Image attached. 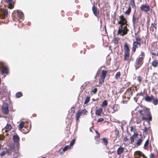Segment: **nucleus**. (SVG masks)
<instances>
[{
    "mask_svg": "<svg viewBox=\"0 0 158 158\" xmlns=\"http://www.w3.org/2000/svg\"><path fill=\"white\" fill-rule=\"evenodd\" d=\"M145 56V53L143 51H141L140 54L136 58L134 63V66L136 70L139 69L143 64Z\"/></svg>",
    "mask_w": 158,
    "mask_h": 158,
    "instance_id": "1",
    "label": "nucleus"
},
{
    "mask_svg": "<svg viewBox=\"0 0 158 158\" xmlns=\"http://www.w3.org/2000/svg\"><path fill=\"white\" fill-rule=\"evenodd\" d=\"M139 114L140 117L143 120L148 121L149 122L152 120V116L150 112L144 109L139 110L138 112Z\"/></svg>",
    "mask_w": 158,
    "mask_h": 158,
    "instance_id": "2",
    "label": "nucleus"
},
{
    "mask_svg": "<svg viewBox=\"0 0 158 158\" xmlns=\"http://www.w3.org/2000/svg\"><path fill=\"white\" fill-rule=\"evenodd\" d=\"M127 26L126 25H120L118 27L117 35H120L123 36L127 34L129 31L127 27Z\"/></svg>",
    "mask_w": 158,
    "mask_h": 158,
    "instance_id": "3",
    "label": "nucleus"
},
{
    "mask_svg": "<svg viewBox=\"0 0 158 158\" xmlns=\"http://www.w3.org/2000/svg\"><path fill=\"white\" fill-rule=\"evenodd\" d=\"M141 44H143L142 47L143 50H145L146 48V41L145 40L144 41L142 40L141 37L139 36H136L135 37V41H133V44L139 46V48L141 47Z\"/></svg>",
    "mask_w": 158,
    "mask_h": 158,
    "instance_id": "4",
    "label": "nucleus"
},
{
    "mask_svg": "<svg viewBox=\"0 0 158 158\" xmlns=\"http://www.w3.org/2000/svg\"><path fill=\"white\" fill-rule=\"evenodd\" d=\"M139 16H137L136 15L134 14L132 16V23L134 27H136L137 26L142 25L143 26L144 24L145 19H144L141 21H139Z\"/></svg>",
    "mask_w": 158,
    "mask_h": 158,
    "instance_id": "5",
    "label": "nucleus"
},
{
    "mask_svg": "<svg viewBox=\"0 0 158 158\" xmlns=\"http://www.w3.org/2000/svg\"><path fill=\"white\" fill-rule=\"evenodd\" d=\"M123 49L124 52L123 60H124L130 61V60L129 59L130 52L129 45L127 42L124 43Z\"/></svg>",
    "mask_w": 158,
    "mask_h": 158,
    "instance_id": "6",
    "label": "nucleus"
},
{
    "mask_svg": "<svg viewBox=\"0 0 158 158\" xmlns=\"http://www.w3.org/2000/svg\"><path fill=\"white\" fill-rule=\"evenodd\" d=\"M145 100L148 102H152L155 105H157L158 103V99L152 95L149 96L147 94L144 97Z\"/></svg>",
    "mask_w": 158,
    "mask_h": 158,
    "instance_id": "7",
    "label": "nucleus"
},
{
    "mask_svg": "<svg viewBox=\"0 0 158 158\" xmlns=\"http://www.w3.org/2000/svg\"><path fill=\"white\" fill-rule=\"evenodd\" d=\"M108 71L102 70V73L100 76V78L99 79V84L100 85H102L104 82L106 76Z\"/></svg>",
    "mask_w": 158,
    "mask_h": 158,
    "instance_id": "8",
    "label": "nucleus"
},
{
    "mask_svg": "<svg viewBox=\"0 0 158 158\" xmlns=\"http://www.w3.org/2000/svg\"><path fill=\"white\" fill-rule=\"evenodd\" d=\"M8 15V11L5 9H0V19H4Z\"/></svg>",
    "mask_w": 158,
    "mask_h": 158,
    "instance_id": "9",
    "label": "nucleus"
},
{
    "mask_svg": "<svg viewBox=\"0 0 158 158\" xmlns=\"http://www.w3.org/2000/svg\"><path fill=\"white\" fill-rule=\"evenodd\" d=\"M135 158H147L141 152L137 151L134 153Z\"/></svg>",
    "mask_w": 158,
    "mask_h": 158,
    "instance_id": "10",
    "label": "nucleus"
},
{
    "mask_svg": "<svg viewBox=\"0 0 158 158\" xmlns=\"http://www.w3.org/2000/svg\"><path fill=\"white\" fill-rule=\"evenodd\" d=\"M120 20L118 22V23L120 25H128L127 21L123 15H122L119 17Z\"/></svg>",
    "mask_w": 158,
    "mask_h": 158,
    "instance_id": "11",
    "label": "nucleus"
},
{
    "mask_svg": "<svg viewBox=\"0 0 158 158\" xmlns=\"http://www.w3.org/2000/svg\"><path fill=\"white\" fill-rule=\"evenodd\" d=\"M133 92H135L134 88L132 89V88L130 87L126 91L125 94L127 96V98H130L133 95Z\"/></svg>",
    "mask_w": 158,
    "mask_h": 158,
    "instance_id": "12",
    "label": "nucleus"
},
{
    "mask_svg": "<svg viewBox=\"0 0 158 158\" xmlns=\"http://www.w3.org/2000/svg\"><path fill=\"white\" fill-rule=\"evenodd\" d=\"M140 10L145 12H148L150 10V6L148 4H143L140 7Z\"/></svg>",
    "mask_w": 158,
    "mask_h": 158,
    "instance_id": "13",
    "label": "nucleus"
},
{
    "mask_svg": "<svg viewBox=\"0 0 158 158\" xmlns=\"http://www.w3.org/2000/svg\"><path fill=\"white\" fill-rule=\"evenodd\" d=\"M2 112L5 114H7L9 112L8 104L6 103H4L2 107Z\"/></svg>",
    "mask_w": 158,
    "mask_h": 158,
    "instance_id": "14",
    "label": "nucleus"
},
{
    "mask_svg": "<svg viewBox=\"0 0 158 158\" xmlns=\"http://www.w3.org/2000/svg\"><path fill=\"white\" fill-rule=\"evenodd\" d=\"M157 22L156 19H155L154 22L152 23L151 26L150 27V30L152 31H156L157 29Z\"/></svg>",
    "mask_w": 158,
    "mask_h": 158,
    "instance_id": "15",
    "label": "nucleus"
},
{
    "mask_svg": "<svg viewBox=\"0 0 158 158\" xmlns=\"http://www.w3.org/2000/svg\"><path fill=\"white\" fill-rule=\"evenodd\" d=\"M92 10L93 14L95 16L97 17L98 15L99 14V10H98L97 8L95 6H93L92 7Z\"/></svg>",
    "mask_w": 158,
    "mask_h": 158,
    "instance_id": "16",
    "label": "nucleus"
},
{
    "mask_svg": "<svg viewBox=\"0 0 158 158\" xmlns=\"http://www.w3.org/2000/svg\"><path fill=\"white\" fill-rule=\"evenodd\" d=\"M138 136V133H136L134 132V134L130 137V140L131 143H132L134 142L135 139L137 138Z\"/></svg>",
    "mask_w": 158,
    "mask_h": 158,
    "instance_id": "17",
    "label": "nucleus"
},
{
    "mask_svg": "<svg viewBox=\"0 0 158 158\" xmlns=\"http://www.w3.org/2000/svg\"><path fill=\"white\" fill-rule=\"evenodd\" d=\"M1 73L2 74H7L9 73V69L7 67H3L1 70Z\"/></svg>",
    "mask_w": 158,
    "mask_h": 158,
    "instance_id": "18",
    "label": "nucleus"
},
{
    "mask_svg": "<svg viewBox=\"0 0 158 158\" xmlns=\"http://www.w3.org/2000/svg\"><path fill=\"white\" fill-rule=\"evenodd\" d=\"M82 114L81 111V110H79L77 111L76 114V120L77 122L79 121V119L80 118V116H81Z\"/></svg>",
    "mask_w": 158,
    "mask_h": 158,
    "instance_id": "19",
    "label": "nucleus"
},
{
    "mask_svg": "<svg viewBox=\"0 0 158 158\" xmlns=\"http://www.w3.org/2000/svg\"><path fill=\"white\" fill-rule=\"evenodd\" d=\"M124 151V148L122 147H119L117 151V154L118 155H121Z\"/></svg>",
    "mask_w": 158,
    "mask_h": 158,
    "instance_id": "20",
    "label": "nucleus"
},
{
    "mask_svg": "<svg viewBox=\"0 0 158 158\" xmlns=\"http://www.w3.org/2000/svg\"><path fill=\"white\" fill-rule=\"evenodd\" d=\"M6 1L8 4V7L9 8L12 9L14 8V5L12 4V0H6Z\"/></svg>",
    "mask_w": 158,
    "mask_h": 158,
    "instance_id": "21",
    "label": "nucleus"
},
{
    "mask_svg": "<svg viewBox=\"0 0 158 158\" xmlns=\"http://www.w3.org/2000/svg\"><path fill=\"white\" fill-rule=\"evenodd\" d=\"M13 139L15 143H18L19 141V138L17 135H14L13 136Z\"/></svg>",
    "mask_w": 158,
    "mask_h": 158,
    "instance_id": "22",
    "label": "nucleus"
},
{
    "mask_svg": "<svg viewBox=\"0 0 158 158\" xmlns=\"http://www.w3.org/2000/svg\"><path fill=\"white\" fill-rule=\"evenodd\" d=\"M103 111V109L102 108H100L99 109H97L95 111V114L96 115L101 116V114Z\"/></svg>",
    "mask_w": 158,
    "mask_h": 158,
    "instance_id": "23",
    "label": "nucleus"
},
{
    "mask_svg": "<svg viewBox=\"0 0 158 158\" xmlns=\"http://www.w3.org/2000/svg\"><path fill=\"white\" fill-rule=\"evenodd\" d=\"M30 130V127H29L27 128L26 126H25L21 131L24 133H27Z\"/></svg>",
    "mask_w": 158,
    "mask_h": 158,
    "instance_id": "24",
    "label": "nucleus"
},
{
    "mask_svg": "<svg viewBox=\"0 0 158 158\" xmlns=\"http://www.w3.org/2000/svg\"><path fill=\"white\" fill-rule=\"evenodd\" d=\"M144 137H141L139 139L136 143V145L137 146H139L142 143L143 141V140Z\"/></svg>",
    "mask_w": 158,
    "mask_h": 158,
    "instance_id": "25",
    "label": "nucleus"
},
{
    "mask_svg": "<svg viewBox=\"0 0 158 158\" xmlns=\"http://www.w3.org/2000/svg\"><path fill=\"white\" fill-rule=\"evenodd\" d=\"M24 123L23 122H21L19 125V129L20 131H22V129L24 127Z\"/></svg>",
    "mask_w": 158,
    "mask_h": 158,
    "instance_id": "26",
    "label": "nucleus"
},
{
    "mask_svg": "<svg viewBox=\"0 0 158 158\" xmlns=\"http://www.w3.org/2000/svg\"><path fill=\"white\" fill-rule=\"evenodd\" d=\"M102 140V143L105 146H106L108 143V141L107 138H103L102 139H101Z\"/></svg>",
    "mask_w": 158,
    "mask_h": 158,
    "instance_id": "27",
    "label": "nucleus"
},
{
    "mask_svg": "<svg viewBox=\"0 0 158 158\" xmlns=\"http://www.w3.org/2000/svg\"><path fill=\"white\" fill-rule=\"evenodd\" d=\"M17 15L19 19L22 18L23 16V13L19 11H18L17 12Z\"/></svg>",
    "mask_w": 158,
    "mask_h": 158,
    "instance_id": "28",
    "label": "nucleus"
},
{
    "mask_svg": "<svg viewBox=\"0 0 158 158\" xmlns=\"http://www.w3.org/2000/svg\"><path fill=\"white\" fill-rule=\"evenodd\" d=\"M131 7L129 6L128 7L127 10L125 12V14L127 15H129L131 11Z\"/></svg>",
    "mask_w": 158,
    "mask_h": 158,
    "instance_id": "29",
    "label": "nucleus"
},
{
    "mask_svg": "<svg viewBox=\"0 0 158 158\" xmlns=\"http://www.w3.org/2000/svg\"><path fill=\"white\" fill-rule=\"evenodd\" d=\"M158 65V62L156 60H154L152 62V65L154 68L156 67Z\"/></svg>",
    "mask_w": 158,
    "mask_h": 158,
    "instance_id": "30",
    "label": "nucleus"
},
{
    "mask_svg": "<svg viewBox=\"0 0 158 158\" xmlns=\"http://www.w3.org/2000/svg\"><path fill=\"white\" fill-rule=\"evenodd\" d=\"M139 47L138 45H134L132 44V51L133 53L135 52L136 51V48H139Z\"/></svg>",
    "mask_w": 158,
    "mask_h": 158,
    "instance_id": "31",
    "label": "nucleus"
},
{
    "mask_svg": "<svg viewBox=\"0 0 158 158\" xmlns=\"http://www.w3.org/2000/svg\"><path fill=\"white\" fill-rule=\"evenodd\" d=\"M119 38L118 37H116L114 38L113 40L114 43L115 44H118V41L120 40Z\"/></svg>",
    "mask_w": 158,
    "mask_h": 158,
    "instance_id": "32",
    "label": "nucleus"
},
{
    "mask_svg": "<svg viewBox=\"0 0 158 158\" xmlns=\"http://www.w3.org/2000/svg\"><path fill=\"white\" fill-rule=\"evenodd\" d=\"M5 128L6 130V131H8L11 130V126L10 124H7L6 125Z\"/></svg>",
    "mask_w": 158,
    "mask_h": 158,
    "instance_id": "33",
    "label": "nucleus"
},
{
    "mask_svg": "<svg viewBox=\"0 0 158 158\" xmlns=\"http://www.w3.org/2000/svg\"><path fill=\"white\" fill-rule=\"evenodd\" d=\"M130 4L132 8H134L135 6V0H130Z\"/></svg>",
    "mask_w": 158,
    "mask_h": 158,
    "instance_id": "34",
    "label": "nucleus"
},
{
    "mask_svg": "<svg viewBox=\"0 0 158 158\" xmlns=\"http://www.w3.org/2000/svg\"><path fill=\"white\" fill-rule=\"evenodd\" d=\"M121 76V73L120 72H117L115 76V78L116 79H118Z\"/></svg>",
    "mask_w": 158,
    "mask_h": 158,
    "instance_id": "35",
    "label": "nucleus"
},
{
    "mask_svg": "<svg viewBox=\"0 0 158 158\" xmlns=\"http://www.w3.org/2000/svg\"><path fill=\"white\" fill-rule=\"evenodd\" d=\"M71 148L69 145H67L63 148L62 151L63 152H65L68 149H70Z\"/></svg>",
    "mask_w": 158,
    "mask_h": 158,
    "instance_id": "36",
    "label": "nucleus"
},
{
    "mask_svg": "<svg viewBox=\"0 0 158 158\" xmlns=\"http://www.w3.org/2000/svg\"><path fill=\"white\" fill-rule=\"evenodd\" d=\"M107 102L106 100H104L102 102V106L103 107H105L107 105Z\"/></svg>",
    "mask_w": 158,
    "mask_h": 158,
    "instance_id": "37",
    "label": "nucleus"
},
{
    "mask_svg": "<svg viewBox=\"0 0 158 158\" xmlns=\"http://www.w3.org/2000/svg\"><path fill=\"white\" fill-rule=\"evenodd\" d=\"M90 100V97L87 96L84 102V104H87Z\"/></svg>",
    "mask_w": 158,
    "mask_h": 158,
    "instance_id": "38",
    "label": "nucleus"
},
{
    "mask_svg": "<svg viewBox=\"0 0 158 158\" xmlns=\"http://www.w3.org/2000/svg\"><path fill=\"white\" fill-rule=\"evenodd\" d=\"M118 106V105L117 104H114V105L113 107V110L114 111L113 113H114L115 112L117 111H118V110L117 108Z\"/></svg>",
    "mask_w": 158,
    "mask_h": 158,
    "instance_id": "39",
    "label": "nucleus"
},
{
    "mask_svg": "<svg viewBox=\"0 0 158 158\" xmlns=\"http://www.w3.org/2000/svg\"><path fill=\"white\" fill-rule=\"evenodd\" d=\"M75 142V139H73L72 141L70 142L69 146L71 148L72 147H73L74 144Z\"/></svg>",
    "mask_w": 158,
    "mask_h": 158,
    "instance_id": "40",
    "label": "nucleus"
},
{
    "mask_svg": "<svg viewBox=\"0 0 158 158\" xmlns=\"http://www.w3.org/2000/svg\"><path fill=\"white\" fill-rule=\"evenodd\" d=\"M23 94L21 92H18L16 93V97L17 98H19L21 97Z\"/></svg>",
    "mask_w": 158,
    "mask_h": 158,
    "instance_id": "41",
    "label": "nucleus"
},
{
    "mask_svg": "<svg viewBox=\"0 0 158 158\" xmlns=\"http://www.w3.org/2000/svg\"><path fill=\"white\" fill-rule=\"evenodd\" d=\"M95 132H96V133L97 134V135L95 136V137H94L95 139L96 138L99 139L100 137V135L99 133L97 130L95 131Z\"/></svg>",
    "mask_w": 158,
    "mask_h": 158,
    "instance_id": "42",
    "label": "nucleus"
},
{
    "mask_svg": "<svg viewBox=\"0 0 158 158\" xmlns=\"http://www.w3.org/2000/svg\"><path fill=\"white\" fill-rule=\"evenodd\" d=\"M6 152L9 155H10L12 153V150L11 148L8 149H6Z\"/></svg>",
    "mask_w": 158,
    "mask_h": 158,
    "instance_id": "43",
    "label": "nucleus"
},
{
    "mask_svg": "<svg viewBox=\"0 0 158 158\" xmlns=\"http://www.w3.org/2000/svg\"><path fill=\"white\" fill-rule=\"evenodd\" d=\"M114 134L115 136L117 137L118 136L119 132L118 130L117 129V128H116L114 131Z\"/></svg>",
    "mask_w": 158,
    "mask_h": 158,
    "instance_id": "44",
    "label": "nucleus"
},
{
    "mask_svg": "<svg viewBox=\"0 0 158 158\" xmlns=\"http://www.w3.org/2000/svg\"><path fill=\"white\" fill-rule=\"evenodd\" d=\"M81 111L82 114H83L84 115L86 114L88 112L85 109H84L82 110H81Z\"/></svg>",
    "mask_w": 158,
    "mask_h": 158,
    "instance_id": "45",
    "label": "nucleus"
},
{
    "mask_svg": "<svg viewBox=\"0 0 158 158\" xmlns=\"http://www.w3.org/2000/svg\"><path fill=\"white\" fill-rule=\"evenodd\" d=\"M143 78L142 77L139 76L137 77V80L139 83H140L142 81Z\"/></svg>",
    "mask_w": 158,
    "mask_h": 158,
    "instance_id": "46",
    "label": "nucleus"
},
{
    "mask_svg": "<svg viewBox=\"0 0 158 158\" xmlns=\"http://www.w3.org/2000/svg\"><path fill=\"white\" fill-rule=\"evenodd\" d=\"M149 139H147L144 145V148H145L146 147H147L148 144H149Z\"/></svg>",
    "mask_w": 158,
    "mask_h": 158,
    "instance_id": "47",
    "label": "nucleus"
},
{
    "mask_svg": "<svg viewBox=\"0 0 158 158\" xmlns=\"http://www.w3.org/2000/svg\"><path fill=\"white\" fill-rule=\"evenodd\" d=\"M98 91V89L97 88H94V89H92V92L94 94L96 93Z\"/></svg>",
    "mask_w": 158,
    "mask_h": 158,
    "instance_id": "48",
    "label": "nucleus"
},
{
    "mask_svg": "<svg viewBox=\"0 0 158 158\" xmlns=\"http://www.w3.org/2000/svg\"><path fill=\"white\" fill-rule=\"evenodd\" d=\"M104 121V119L102 118H99L97 121L98 123H99L102 122Z\"/></svg>",
    "mask_w": 158,
    "mask_h": 158,
    "instance_id": "49",
    "label": "nucleus"
},
{
    "mask_svg": "<svg viewBox=\"0 0 158 158\" xmlns=\"http://www.w3.org/2000/svg\"><path fill=\"white\" fill-rule=\"evenodd\" d=\"M148 128H147V127H145L143 130V132H145L146 133L148 132Z\"/></svg>",
    "mask_w": 158,
    "mask_h": 158,
    "instance_id": "50",
    "label": "nucleus"
},
{
    "mask_svg": "<svg viewBox=\"0 0 158 158\" xmlns=\"http://www.w3.org/2000/svg\"><path fill=\"white\" fill-rule=\"evenodd\" d=\"M131 85V83L130 82H127V83H126L125 85H124L126 87H127L130 86V85Z\"/></svg>",
    "mask_w": 158,
    "mask_h": 158,
    "instance_id": "51",
    "label": "nucleus"
},
{
    "mask_svg": "<svg viewBox=\"0 0 158 158\" xmlns=\"http://www.w3.org/2000/svg\"><path fill=\"white\" fill-rule=\"evenodd\" d=\"M6 152H1L0 153V156H4L5 155V154H6Z\"/></svg>",
    "mask_w": 158,
    "mask_h": 158,
    "instance_id": "52",
    "label": "nucleus"
},
{
    "mask_svg": "<svg viewBox=\"0 0 158 158\" xmlns=\"http://www.w3.org/2000/svg\"><path fill=\"white\" fill-rule=\"evenodd\" d=\"M4 139V137L2 135H0V141H2Z\"/></svg>",
    "mask_w": 158,
    "mask_h": 158,
    "instance_id": "53",
    "label": "nucleus"
},
{
    "mask_svg": "<svg viewBox=\"0 0 158 158\" xmlns=\"http://www.w3.org/2000/svg\"><path fill=\"white\" fill-rule=\"evenodd\" d=\"M136 95H137V96H143V93L142 92H141L140 93L137 94Z\"/></svg>",
    "mask_w": 158,
    "mask_h": 158,
    "instance_id": "54",
    "label": "nucleus"
},
{
    "mask_svg": "<svg viewBox=\"0 0 158 158\" xmlns=\"http://www.w3.org/2000/svg\"><path fill=\"white\" fill-rule=\"evenodd\" d=\"M100 141L99 140L97 139L96 140L95 144H98L100 143Z\"/></svg>",
    "mask_w": 158,
    "mask_h": 158,
    "instance_id": "55",
    "label": "nucleus"
},
{
    "mask_svg": "<svg viewBox=\"0 0 158 158\" xmlns=\"http://www.w3.org/2000/svg\"><path fill=\"white\" fill-rule=\"evenodd\" d=\"M128 139L127 138V136H126L124 137V138L123 139V140L124 141L126 142H127L128 141Z\"/></svg>",
    "mask_w": 158,
    "mask_h": 158,
    "instance_id": "56",
    "label": "nucleus"
},
{
    "mask_svg": "<svg viewBox=\"0 0 158 158\" xmlns=\"http://www.w3.org/2000/svg\"><path fill=\"white\" fill-rule=\"evenodd\" d=\"M2 142L1 141H0V150H1L2 147Z\"/></svg>",
    "mask_w": 158,
    "mask_h": 158,
    "instance_id": "57",
    "label": "nucleus"
},
{
    "mask_svg": "<svg viewBox=\"0 0 158 158\" xmlns=\"http://www.w3.org/2000/svg\"><path fill=\"white\" fill-rule=\"evenodd\" d=\"M154 155L153 153H152L150 155V157L151 158H152L154 157Z\"/></svg>",
    "mask_w": 158,
    "mask_h": 158,
    "instance_id": "58",
    "label": "nucleus"
},
{
    "mask_svg": "<svg viewBox=\"0 0 158 158\" xmlns=\"http://www.w3.org/2000/svg\"><path fill=\"white\" fill-rule=\"evenodd\" d=\"M130 130L131 131H132L133 130V127L132 126L130 127Z\"/></svg>",
    "mask_w": 158,
    "mask_h": 158,
    "instance_id": "59",
    "label": "nucleus"
},
{
    "mask_svg": "<svg viewBox=\"0 0 158 158\" xmlns=\"http://www.w3.org/2000/svg\"><path fill=\"white\" fill-rule=\"evenodd\" d=\"M141 122V120H139V121H137V123H140V122Z\"/></svg>",
    "mask_w": 158,
    "mask_h": 158,
    "instance_id": "60",
    "label": "nucleus"
},
{
    "mask_svg": "<svg viewBox=\"0 0 158 158\" xmlns=\"http://www.w3.org/2000/svg\"><path fill=\"white\" fill-rule=\"evenodd\" d=\"M152 55H154V56H156V55L155 53H154V52H152Z\"/></svg>",
    "mask_w": 158,
    "mask_h": 158,
    "instance_id": "61",
    "label": "nucleus"
},
{
    "mask_svg": "<svg viewBox=\"0 0 158 158\" xmlns=\"http://www.w3.org/2000/svg\"><path fill=\"white\" fill-rule=\"evenodd\" d=\"M123 90H120V91H119V92L120 93H122L123 92Z\"/></svg>",
    "mask_w": 158,
    "mask_h": 158,
    "instance_id": "62",
    "label": "nucleus"
},
{
    "mask_svg": "<svg viewBox=\"0 0 158 158\" xmlns=\"http://www.w3.org/2000/svg\"><path fill=\"white\" fill-rule=\"evenodd\" d=\"M135 90H137V89H136L137 87L136 86H135Z\"/></svg>",
    "mask_w": 158,
    "mask_h": 158,
    "instance_id": "63",
    "label": "nucleus"
},
{
    "mask_svg": "<svg viewBox=\"0 0 158 158\" xmlns=\"http://www.w3.org/2000/svg\"><path fill=\"white\" fill-rule=\"evenodd\" d=\"M90 131H92H92H91V129H90Z\"/></svg>",
    "mask_w": 158,
    "mask_h": 158,
    "instance_id": "64",
    "label": "nucleus"
}]
</instances>
